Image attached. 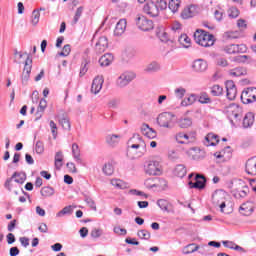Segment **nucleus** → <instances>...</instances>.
I'll use <instances>...</instances> for the list:
<instances>
[{"instance_id": "nucleus-5", "label": "nucleus", "mask_w": 256, "mask_h": 256, "mask_svg": "<svg viewBox=\"0 0 256 256\" xmlns=\"http://www.w3.org/2000/svg\"><path fill=\"white\" fill-rule=\"evenodd\" d=\"M144 173H146V175L152 176L161 175V164H159V161H146L144 164Z\"/></svg>"}, {"instance_id": "nucleus-25", "label": "nucleus", "mask_w": 256, "mask_h": 256, "mask_svg": "<svg viewBox=\"0 0 256 256\" xmlns=\"http://www.w3.org/2000/svg\"><path fill=\"white\" fill-rule=\"evenodd\" d=\"M254 123H255V114H253V112H248L243 119L244 129H249V127H253Z\"/></svg>"}, {"instance_id": "nucleus-43", "label": "nucleus", "mask_w": 256, "mask_h": 256, "mask_svg": "<svg viewBox=\"0 0 256 256\" xmlns=\"http://www.w3.org/2000/svg\"><path fill=\"white\" fill-rule=\"evenodd\" d=\"M176 141L177 143H180L181 145L187 143V141H189V135L183 133V132H180L178 134H176Z\"/></svg>"}, {"instance_id": "nucleus-8", "label": "nucleus", "mask_w": 256, "mask_h": 256, "mask_svg": "<svg viewBox=\"0 0 256 256\" xmlns=\"http://www.w3.org/2000/svg\"><path fill=\"white\" fill-rule=\"evenodd\" d=\"M136 25L141 31H151L154 27L153 21L144 15H138L136 17Z\"/></svg>"}, {"instance_id": "nucleus-48", "label": "nucleus", "mask_w": 256, "mask_h": 256, "mask_svg": "<svg viewBox=\"0 0 256 256\" xmlns=\"http://www.w3.org/2000/svg\"><path fill=\"white\" fill-rule=\"evenodd\" d=\"M59 123L66 131H69L71 129V122L69 121V118L62 117L59 120Z\"/></svg>"}, {"instance_id": "nucleus-64", "label": "nucleus", "mask_w": 256, "mask_h": 256, "mask_svg": "<svg viewBox=\"0 0 256 256\" xmlns=\"http://www.w3.org/2000/svg\"><path fill=\"white\" fill-rule=\"evenodd\" d=\"M87 60H85L84 62H82V66L80 69V77H83V75H85V73H87V71L89 70V68H87Z\"/></svg>"}, {"instance_id": "nucleus-27", "label": "nucleus", "mask_w": 256, "mask_h": 256, "mask_svg": "<svg viewBox=\"0 0 256 256\" xmlns=\"http://www.w3.org/2000/svg\"><path fill=\"white\" fill-rule=\"evenodd\" d=\"M119 141H121V135L109 134L106 136V143L111 147H115V145H118Z\"/></svg>"}, {"instance_id": "nucleus-38", "label": "nucleus", "mask_w": 256, "mask_h": 256, "mask_svg": "<svg viewBox=\"0 0 256 256\" xmlns=\"http://www.w3.org/2000/svg\"><path fill=\"white\" fill-rule=\"evenodd\" d=\"M111 185H113V187H116L117 189H127L128 187V184L121 179H112Z\"/></svg>"}, {"instance_id": "nucleus-62", "label": "nucleus", "mask_w": 256, "mask_h": 256, "mask_svg": "<svg viewBox=\"0 0 256 256\" xmlns=\"http://www.w3.org/2000/svg\"><path fill=\"white\" fill-rule=\"evenodd\" d=\"M49 125L51 128L52 135H53L54 139H56L57 138V124H55V121L51 120Z\"/></svg>"}, {"instance_id": "nucleus-24", "label": "nucleus", "mask_w": 256, "mask_h": 256, "mask_svg": "<svg viewBox=\"0 0 256 256\" xmlns=\"http://www.w3.org/2000/svg\"><path fill=\"white\" fill-rule=\"evenodd\" d=\"M217 143H219V136H217L213 133H209L205 137L204 145H206V147H215V145H217Z\"/></svg>"}, {"instance_id": "nucleus-47", "label": "nucleus", "mask_w": 256, "mask_h": 256, "mask_svg": "<svg viewBox=\"0 0 256 256\" xmlns=\"http://www.w3.org/2000/svg\"><path fill=\"white\" fill-rule=\"evenodd\" d=\"M157 205L162 211H166L167 213H169V201L165 199H160L157 201Z\"/></svg>"}, {"instance_id": "nucleus-2", "label": "nucleus", "mask_w": 256, "mask_h": 256, "mask_svg": "<svg viewBox=\"0 0 256 256\" xmlns=\"http://www.w3.org/2000/svg\"><path fill=\"white\" fill-rule=\"evenodd\" d=\"M157 124L164 129L175 127V116L170 112H163L157 117Z\"/></svg>"}, {"instance_id": "nucleus-18", "label": "nucleus", "mask_w": 256, "mask_h": 256, "mask_svg": "<svg viewBox=\"0 0 256 256\" xmlns=\"http://www.w3.org/2000/svg\"><path fill=\"white\" fill-rule=\"evenodd\" d=\"M109 47V40L105 36H101L95 45V50L98 53H105L107 48Z\"/></svg>"}, {"instance_id": "nucleus-11", "label": "nucleus", "mask_w": 256, "mask_h": 256, "mask_svg": "<svg viewBox=\"0 0 256 256\" xmlns=\"http://www.w3.org/2000/svg\"><path fill=\"white\" fill-rule=\"evenodd\" d=\"M199 14V7L197 5L191 4L186 6L181 12L182 19H191L195 15Z\"/></svg>"}, {"instance_id": "nucleus-14", "label": "nucleus", "mask_w": 256, "mask_h": 256, "mask_svg": "<svg viewBox=\"0 0 256 256\" xmlns=\"http://www.w3.org/2000/svg\"><path fill=\"white\" fill-rule=\"evenodd\" d=\"M226 97L230 101L235 100L237 97V86H235V82L233 80L226 81Z\"/></svg>"}, {"instance_id": "nucleus-60", "label": "nucleus", "mask_w": 256, "mask_h": 256, "mask_svg": "<svg viewBox=\"0 0 256 256\" xmlns=\"http://www.w3.org/2000/svg\"><path fill=\"white\" fill-rule=\"evenodd\" d=\"M228 13L229 17H231L232 19H237V17H239V9H237L236 7L230 8Z\"/></svg>"}, {"instance_id": "nucleus-21", "label": "nucleus", "mask_w": 256, "mask_h": 256, "mask_svg": "<svg viewBox=\"0 0 256 256\" xmlns=\"http://www.w3.org/2000/svg\"><path fill=\"white\" fill-rule=\"evenodd\" d=\"M125 29H127V20L126 19H120L117 22L116 27L114 29V35L116 37H121V35H123V33H125Z\"/></svg>"}, {"instance_id": "nucleus-9", "label": "nucleus", "mask_w": 256, "mask_h": 256, "mask_svg": "<svg viewBox=\"0 0 256 256\" xmlns=\"http://www.w3.org/2000/svg\"><path fill=\"white\" fill-rule=\"evenodd\" d=\"M224 51L228 55H235L237 53H247V46L245 44H230L224 47Z\"/></svg>"}, {"instance_id": "nucleus-58", "label": "nucleus", "mask_w": 256, "mask_h": 256, "mask_svg": "<svg viewBox=\"0 0 256 256\" xmlns=\"http://www.w3.org/2000/svg\"><path fill=\"white\" fill-rule=\"evenodd\" d=\"M40 17H41V13H39V10H34L32 12V25H37V23H39Z\"/></svg>"}, {"instance_id": "nucleus-4", "label": "nucleus", "mask_w": 256, "mask_h": 256, "mask_svg": "<svg viewBox=\"0 0 256 256\" xmlns=\"http://www.w3.org/2000/svg\"><path fill=\"white\" fill-rule=\"evenodd\" d=\"M227 197V193L223 190H216L212 194V203L215 207H220L221 213H224L223 210L227 205L225 204V198Z\"/></svg>"}, {"instance_id": "nucleus-40", "label": "nucleus", "mask_w": 256, "mask_h": 256, "mask_svg": "<svg viewBox=\"0 0 256 256\" xmlns=\"http://www.w3.org/2000/svg\"><path fill=\"white\" fill-rule=\"evenodd\" d=\"M159 69H161V66L159 65V63L152 62L146 66L145 71L147 73H155V72L159 71Z\"/></svg>"}, {"instance_id": "nucleus-16", "label": "nucleus", "mask_w": 256, "mask_h": 256, "mask_svg": "<svg viewBox=\"0 0 256 256\" xmlns=\"http://www.w3.org/2000/svg\"><path fill=\"white\" fill-rule=\"evenodd\" d=\"M207 61L199 58L193 61L192 69L195 71V73H205L207 71Z\"/></svg>"}, {"instance_id": "nucleus-51", "label": "nucleus", "mask_w": 256, "mask_h": 256, "mask_svg": "<svg viewBox=\"0 0 256 256\" xmlns=\"http://www.w3.org/2000/svg\"><path fill=\"white\" fill-rule=\"evenodd\" d=\"M175 172L178 177H185L187 175V169L183 165L176 166Z\"/></svg>"}, {"instance_id": "nucleus-33", "label": "nucleus", "mask_w": 256, "mask_h": 256, "mask_svg": "<svg viewBox=\"0 0 256 256\" xmlns=\"http://www.w3.org/2000/svg\"><path fill=\"white\" fill-rule=\"evenodd\" d=\"M195 101H197V96L195 94H191L182 100L181 105L182 107H189V105H193Z\"/></svg>"}, {"instance_id": "nucleus-30", "label": "nucleus", "mask_w": 256, "mask_h": 256, "mask_svg": "<svg viewBox=\"0 0 256 256\" xmlns=\"http://www.w3.org/2000/svg\"><path fill=\"white\" fill-rule=\"evenodd\" d=\"M231 77H245L247 75V69L243 67H237L230 70Z\"/></svg>"}, {"instance_id": "nucleus-13", "label": "nucleus", "mask_w": 256, "mask_h": 256, "mask_svg": "<svg viewBox=\"0 0 256 256\" xmlns=\"http://www.w3.org/2000/svg\"><path fill=\"white\" fill-rule=\"evenodd\" d=\"M144 13L150 17H159V6L155 2H148L143 7Z\"/></svg>"}, {"instance_id": "nucleus-54", "label": "nucleus", "mask_w": 256, "mask_h": 256, "mask_svg": "<svg viewBox=\"0 0 256 256\" xmlns=\"http://www.w3.org/2000/svg\"><path fill=\"white\" fill-rule=\"evenodd\" d=\"M174 93L177 99H183L185 97V94L187 93V90L183 87H179L174 90Z\"/></svg>"}, {"instance_id": "nucleus-15", "label": "nucleus", "mask_w": 256, "mask_h": 256, "mask_svg": "<svg viewBox=\"0 0 256 256\" xmlns=\"http://www.w3.org/2000/svg\"><path fill=\"white\" fill-rule=\"evenodd\" d=\"M207 183V179H205V176L198 174L195 176V183L189 182L188 185L190 189H203Z\"/></svg>"}, {"instance_id": "nucleus-49", "label": "nucleus", "mask_w": 256, "mask_h": 256, "mask_svg": "<svg viewBox=\"0 0 256 256\" xmlns=\"http://www.w3.org/2000/svg\"><path fill=\"white\" fill-rule=\"evenodd\" d=\"M137 236L139 239H145L146 241H149L151 239V233L147 230H139L137 232Z\"/></svg>"}, {"instance_id": "nucleus-42", "label": "nucleus", "mask_w": 256, "mask_h": 256, "mask_svg": "<svg viewBox=\"0 0 256 256\" xmlns=\"http://www.w3.org/2000/svg\"><path fill=\"white\" fill-rule=\"evenodd\" d=\"M40 193L42 197H52L55 194V190L50 186H46L41 189Z\"/></svg>"}, {"instance_id": "nucleus-45", "label": "nucleus", "mask_w": 256, "mask_h": 256, "mask_svg": "<svg viewBox=\"0 0 256 256\" xmlns=\"http://www.w3.org/2000/svg\"><path fill=\"white\" fill-rule=\"evenodd\" d=\"M102 171L104 175L111 176L114 173L115 168H113V164L107 163V164H104Z\"/></svg>"}, {"instance_id": "nucleus-26", "label": "nucleus", "mask_w": 256, "mask_h": 256, "mask_svg": "<svg viewBox=\"0 0 256 256\" xmlns=\"http://www.w3.org/2000/svg\"><path fill=\"white\" fill-rule=\"evenodd\" d=\"M101 67H109L113 63V54L107 53L101 56L99 59Z\"/></svg>"}, {"instance_id": "nucleus-12", "label": "nucleus", "mask_w": 256, "mask_h": 256, "mask_svg": "<svg viewBox=\"0 0 256 256\" xmlns=\"http://www.w3.org/2000/svg\"><path fill=\"white\" fill-rule=\"evenodd\" d=\"M32 64L33 59H31V56L28 55L22 73V85H27V81H29V77H31V69L33 67Z\"/></svg>"}, {"instance_id": "nucleus-35", "label": "nucleus", "mask_w": 256, "mask_h": 256, "mask_svg": "<svg viewBox=\"0 0 256 256\" xmlns=\"http://www.w3.org/2000/svg\"><path fill=\"white\" fill-rule=\"evenodd\" d=\"M168 7L172 13H177L181 7V0H169Z\"/></svg>"}, {"instance_id": "nucleus-20", "label": "nucleus", "mask_w": 256, "mask_h": 256, "mask_svg": "<svg viewBox=\"0 0 256 256\" xmlns=\"http://www.w3.org/2000/svg\"><path fill=\"white\" fill-rule=\"evenodd\" d=\"M103 83V76H97L96 78H94L91 86V93L97 95V93H99L101 89H103Z\"/></svg>"}, {"instance_id": "nucleus-34", "label": "nucleus", "mask_w": 256, "mask_h": 256, "mask_svg": "<svg viewBox=\"0 0 256 256\" xmlns=\"http://www.w3.org/2000/svg\"><path fill=\"white\" fill-rule=\"evenodd\" d=\"M55 168L56 169H61L63 167V152L62 151H58L55 154Z\"/></svg>"}, {"instance_id": "nucleus-46", "label": "nucleus", "mask_w": 256, "mask_h": 256, "mask_svg": "<svg viewBox=\"0 0 256 256\" xmlns=\"http://www.w3.org/2000/svg\"><path fill=\"white\" fill-rule=\"evenodd\" d=\"M73 213V206H66L56 214V217H63L65 215H71Z\"/></svg>"}, {"instance_id": "nucleus-39", "label": "nucleus", "mask_w": 256, "mask_h": 256, "mask_svg": "<svg viewBox=\"0 0 256 256\" xmlns=\"http://www.w3.org/2000/svg\"><path fill=\"white\" fill-rule=\"evenodd\" d=\"M45 109H47V100H45V98H42L39 102V106H38L36 115H38V117H41L43 115V113L45 112Z\"/></svg>"}, {"instance_id": "nucleus-59", "label": "nucleus", "mask_w": 256, "mask_h": 256, "mask_svg": "<svg viewBox=\"0 0 256 256\" xmlns=\"http://www.w3.org/2000/svg\"><path fill=\"white\" fill-rule=\"evenodd\" d=\"M109 109H117L119 107V99L113 98L107 103Z\"/></svg>"}, {"instance_id": "nucleus-10", "label": "nucleus", "mask_w": 256, "mask_h": 256, "mask_svg": "<svg viewBox=\"0 0 256 256\" xmlns=\"http://www.w3.org/2000/svg\"><path fill=\"white\" fill-rule=\"evenodd\" d=\"M136 75L133 72H125L116 81V85L120 88L127 87V85L135 79Z\"/></svg>"}, {"instance_id": "nucleus-57", "label": "nucleus", "mask_w": 256, "mask_h": 256, "mask_svg": "<svg viewBox=\"0 0 256 256\" xmlns=\"http://www.w3.org/2000/svg\"><path fill=\"white\" fill-rule=\"evenodd\" d=\"M171 31L172 33H176L177 37H179V35H181V24L179 22L173 23L171 26Z\"/></svg>"}, {"instance_id": "nucleus-56", "label": "nucleus", "mask_w": 256, "mask_h": 256, "mask_svg": "<svg viewBox=\"0 0 256 256\" xmlns=\"http://www.w3.org/2000/svg\"><path fill=\"white\" fill-rule=\"evenodd\" d=\"M82 15H83V6H80L77 8L74 19H73L74 25L79 22V19H81Z\"/></svg>"}, {"instance_id": "nucleus-23", "label": "nucleus", "mask_w": 256, "mask_h": 256, "mask_svg": "<svg viewBox=\"0 0 256 256\" xmlns=\"http://www.w3.org/2000/svg\"><path fill=\"white\" fill-rule=\"evenodd\" d=\"M141 131L142 135H144V137H147L148 139H155V137H157V131L149 127V124H143Z\"/></svg>"}, {"instance_id": "nucleus-37", "label": "nucleus", "mask_w": 256, "mask_h": 256, "mask_svg": "<svg viewBox=\"0 0 256 256\" xmlns=\"http://www.w3.org/2000/svg\"><path fill=\"white\" fill-rule=\"evenodd\" d=\"M199 250V246L195 244H188L186 247L183 248L182 253L183 255H191V253H195V251Z\"/></svg>"}, {"instance_id": "nucleus-53", "label": "nucleus", "mask_w": 256, "mask_h": 256, "mask_svg": "<svg viewBox=\"0 0 256 256\" xmlns=\"http://www.w3.org/2000/svg\"><path fill=\"white\" fill-rule=\"evenodd\" d=\"M71 53V45L66 44L64 45L61 52L58 53L59 57H69V54Z\"/></svg>"}, {"instance_id": "nucleus-3", "label": "nucleus", "mask_w": 256, "mask_h": 256, "mask_svg": "<svg viewBox=\"0 0 256 256\" xmlns=\"http://www.w3.org/2000/svg\"><path fill=\"white\" fill-rule=\"evenodd\" d=\"M228 118L230 119L231 123H233V119L236 121H241V117H243V108L238 104H230L225 109Z\"/></svg>"}, {"instance_id": "nucleus-7", "label": "nucleus", "mask_w": 256, "mask_h": 256, "mask_svg": "<svg viewBox=\"0 0 256 256\" xmlns=\"http://www.w3.org/2000/svg\"><path fill=\"white\" fill-rule=\"evenodd\" d=\"M241 101L244 105H249V103H255L256 101V88L248 87L242 91Z\"/></svg>"}, {"instance_id": "nucleus-61", "label": "nucleus", "mask_w": 256, "mask_h": 256, "mask_svg": "<svg viewBox=\"0 0 256 256\" xmlns=\"http://www.w3.org/2000/svg\"><path fill=\"white\" fill-rule=\"evenodd\" d=\"M158 37L162 43H169V34L167 32H160Z\"/></svg>"}, {"instance_id": "nucleus-31", "label": "nucleus", "mask_w": 256, "mask_h": 256, "mask_svg": "<svg viewBox=\"0 0 256 256\" xmlns=\"http://www.w3.org/2000/svg\"><path fill=\"white\" fill-rule=\"evenodd\" d=\"M72 155L77 163H81V149L77 143L72 144Z\"/></svg>"}, {"instance_id": "nucleus-19", "label": "nucleus", "mask_w": 256, "mask_h": 256, "mask_svg": "<svg viewBox=\"0 0 256 256\" xmlns=\"http://www.w3.org/2000/svg\"><path fill=\"white\" fill-rule=\"evenodd\" d=\"M188 155L193 159V161H201L205 159V151L199 148H191L188 150Z\"/></svg>"}, {"instance_id": "nucleus-63", "label": "nucleus", "mask_w": 256, "mask_h": 256, "mask_svg": "<svg viewBox=\"0 0 256 256\" xmlns=\"http://www.w3.org/2000/svg\"><path fill=\"white\" fill-rule=\"evenodd\" d=\"M130 193H131V195H136L138 197H145V199H147V197H148L147 194H145V192L139 191L137 189L130 190Z\"/></svg>"}, {"instance_id": "nucleus-28", "label": "nucleus", "mask_w": 256, "mask_h": 256, "mask_svg": "<svg viewBox=\"0 0 256 256\" xmlns=\"http://www.w3.org/2000/svg\"><path fill=\"white\" fill-rule=\"evenodd\" d=\"M191 125H193V120L190 117L185 116L178 120V127L181 129H188Z\"/></svg>"}, {"instance_id": "nucleus-36", "label": "nucleus", "mask_w": 256, "mask_h": 256, "mask_svg": "<svg viewBox=\"0 0 256 256\" xmlns=\"http://www.w3.org/2000/svg\"><path fill=\"white\" fill-rule=\"evenodd\" d=\"M198 101L202 105H209L210 103H212L211 97H209V94H207V92L200 93Z\"/></svg>"}, {"instance_id": "nucleus-44", "label": "nucleus", "mask_w": 256, "mask_h": 256, "mask_svg": "<svg viewBox=\"0 0 256 256\" xmlns=\"http://www.w3.org/2000/svg\"><path fill=\"white\" fill-rule=\"evenodd\" d=\"M210 93H211V95H213V97H219V96L223 95V87L216 84V85L212 86Z\"/></svg>"}, {"instance_id": "nucleus-1", "label": "nucleus", "mask_w": 256, "mask_h": 256, "mask_svg": "<svg viewBox=\"0 0 256 256\" xmlns=\"http://www.w3.org/2000/svg\"><path fill=\"white\" fill-rule=\"evenodd\" d=\"M194 40L201 47H213L215 45V36L205 30H196Z\"/></svg>"}, {"instance_id": "nucleus-22", "label": "nucleus", "mask_w": 256, "mask_h": 256, "mask_svg": "<svg viewBox=\"0 0 256 256\" xmlns=\"http://www.w3.org/2000/svg\"><path fill=\"white\" fill-rule=\"evenodd\" d=\"M253 209H254L253 202L248 201V202L243 203L240 206V213H241V215H244L245 217H249V215H251L253 213Z\"/></svg>"}, {"instance_id": "nucleus-29", "label": "nucleus", "mask_w": 256, "mask_h": 256, "mask_svg": "<svg viewBox=\"0 0 256 256\" xmlns=\"http://www.w3.org/2000/svg\"><path fill=\"white\" fill-rule=\"evenodd\" d=\"M178 42L185 49H189V47H191V38H189V36H187V34H182V35L178 36Z\"/></svg>"}, {"instance_id": "nucleus-6", "label": "nucleus", "mask_w": 256, "mask_h": 256, "mask_svg": "<svg viewBox=\"0 0 256 256\" xmlns=\"http://www.w3.org/2000/svg\"><path fill=\"white\" fill-rule=\"evenodd\" d=\"M27 177L25 176V173H18L15 172L11 178H8L4 184V187L8 189V191H11L13 188V181L14 183H17L18 185H23L25 183V180Z\"/></svg>"}, {"instance_id": "nucleus-55", "label": "nucleus", "mask_w": 256, "mask_h": 256, "mask_svg": "<svg viewBox=\"0 0 256 256\" xmlns=\"http://www.w3.org/2000/svg\"><path fill=\"white\" fill-rule=\"evenodd\" d=\"M165 187H167V180H165L163 178H156L155 188L156 189H165Z\"/></svg>"}, {"instance_id": "nucleus-17", "label": "nucleus", "mask_w": 256, "mask_h": 256, "mask_svg": "<svg viewBox=\"0 0 256 256\" xmlns=\"http://www.w3.org/2000/svg\"><path fill=\"white\" fill-rule=\"evenodd\" d=\"M245 171L248 175L255 177V175H256V156L249 158L246 161Z\"/></svg>"}, {"instance_id": "nucleus-32", "label": "nucleus", "mask_w": 256, "mask_h": 256, "mask_svg": "<svg viewBox=\"0 0 256 256\" xmlns=\"http://www.w3.org/2000/svg\"><path fill=\"white\" fill-rule=\"evenodd\" d=\"M233 63H251V56L249 55H238L232 58Z\"/></svg>"}, {"instance_id": "nucleus-41", "label": "nucleus", "mask_w": 256, "mask_h": 256, "mask_svg": "<svg viewBox=\"0 0 256 256\" xmlns=\"http://www.w3.org/2000/svg\"><path fill=\"white\" fill-rule=\"evenodd\" d=\"M249 193V187L244 186L241 190H238L234 193L236 199H243Z\"/></svg>"}, {"instance_id": "nucleus-52", "label": "nucleus", "mask_w": 256, "mask_h": 256, "mask_svg": "<svg viewBox=\"0 0 256 256\" xmlns=\"http://www.w3.org/2000/svg\"><path fill=\"white\" fill-rule=\"evenodd\" d=\"M156 185V178H148L144 181V186L146 189H153Z\"/></svg>"}, {"instance_id": "nucleus-50", "label": "nucleus", "mask_w": 256, "mask_h": 256, "mask_svg": "<svg viewBox=\"0 0 256 256\" xmlns=\"http://www.w3.org/2000/svg\"><path fill=\"white\" fill-rule=\"evenodd\" d=\"M35 151L38 155H41L45 152V144L41 140H38L35 145Z\"/></svg>"}]
</instances>
